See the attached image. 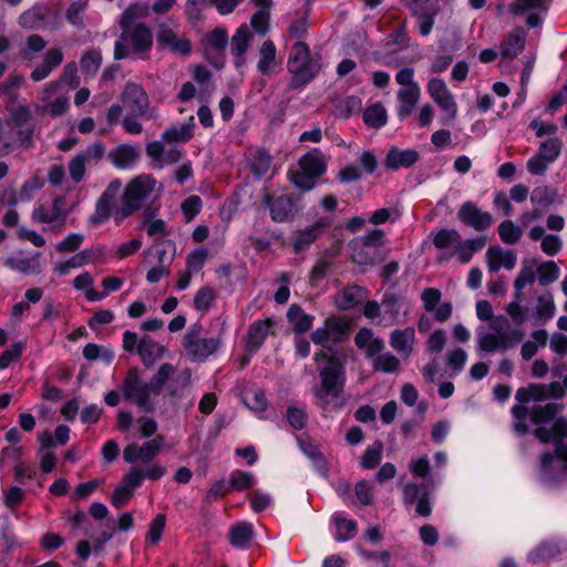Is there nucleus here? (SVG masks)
I'll list each match as a JSON object with an SVG mask.
<instances>
[{"label":"nucleus","instance_id":"c756f323","mask_svg":"<svg viewBox=\"0 0 567 567\" xmlns=\"http://www.w3.org/2000/svg\"><path fill=\"white\" fill-rule=\"evenodd\" d=\"M137 353L143 364L151 367L156 360L164 355L165 348L152 340L148 336H144L140 339Z\"/></svg>","mask_w":567,"mask_h":567},{"label":"nucleus","instance_id":"39448f33","mask_svg":"<svg viewBox=\"0 0 567 567\" xmlns=\"http://www.w3.org/2000/svg\"><path fill=\"white\" fill-rule=\"evenodd\" d=\"M152 47L153 35L146 24L140 23L131 29L123 28L121 37L115 42L114 59L134 58L144 60Z\"/></svg>","mask_w":567,"mask_h":567},{"label":"nucleus","instance_id":"f8f14e48","mask_svg":"<svg viewBox=\"0 0 567 567\" xmlns=\"http://www.w3.org/2000/svg\"><path fill=\"white\" fill-rule=\"evenodd\" d=\"M145 152L154 167L158 169L178 163L183 156V152L179 147L166 144L162 138L147 143Z\"/></svg>","mask_w":567,"mask_h":567},{"label":"nucleus","instance_id":"774afa93","mask_svg":"<svg viewBox=\"0 0 567 567\" xmlns=\"http://www.w3.org/2000/svg\"><path fill=\"white\" fill-rule=\"evenodd\" d=\"M102 56L97 51L85 52L80 61L81 68L87 74H95L101 66Z\"/></svg>","mask_w":567,"mask_h":567},{"label":"nucleus","instance_id":"0e129e2a","mask_svg":"<svg viewBox=\"0 0 567 567\" xmlns=\"http://www.w3.org/2000/svg\"><path fill=\"white\" fill-rule=\"evenodd\" d=\"M271 165V157L265 151H257L251 159V171L257 176L265 175Z\"/></svg>","mask_w":567,"mask_h":567},{"label":"nucleus","instance_id":"412c9836","mask_svg":"<svg viewBox=\"0 0 567 567\" xmlns=\"http://www.w3.org/2000/svg\"><path fill=\"white\" fill-rule=\"evenodd\" d=\"M415 330L412 327L395 329L390 334V346L403 358H409L413 352Z\"/></svg>","mask_w":567,"mask_h":567},{"label":"nucleus","instance_id":"338daca9","mask_svg":"<svg viewBox=\"0 0 567 567\" xmlns=\"http://www.w3.org/2000/svg\"><path fill=\"white\" fill-rule=\"evenodd\" d=\"M44 20V14L39 8H32L30 10L24 11L20 18L19 23L22 28L25 29H35L41 22Z\"/></svg>","mask_w":567,"mask_h":567},{"label":"nucleus","instance_id":"6e6d98bb","mask_svg":"<svg viewBox=\"0 0 567 567\" xmlns=\"http://www.w3.org/2000/svg\"><path fill=\"white\" fill-rule=\"evenodd\" d=\"M557 198V189L547 185L534 188L530 200L539 206H549Z\"/></svg>","mask_w":567,"mask_h":567},{"label":"nucleus","instance_id":"9b49d317","mask_svg":"<svg viewBox=\"0 0 567 567\" xmlns=\"http://www.w3.org/2000/svg\"><path fill=\"white\" fill-rule=\"evenodd\" d=\"M534 435L542 443L551 442L555 445V453L567 460V421L564 417L555 420L550 429L536 427Z\"/></svg>","mask_w":567,"mask_h":567},{"label":"nucleus","instance_id":"052dcab7","mask_svg":"<svg viewBox=\"0 0 567 567\" xmlns=\"http://www.w3.org/2000/svg\"><path fill=\"white\" fill-rule=\"evenodd\" d=\"M561 150V142L556 138H548L540 144L537 154L548 163H553L559 155Z\"/></svg>","mask_w":567,"mask_h":567},{"label":"nucleus","instance_id":"ddd939ff","mask_svg":"<svg viewBox=\"0 0 567 567\" xmlns=\"http://www.w3.org/2000/svg\"><path fill=\"white\" fill-rule=\"evenodd\" d=\"M220 346L218 338H199L198 330L190 328L184 337V347L193 360L203 361Z\"/></svg>","mask_w":567,"mask_h":567},{"label":"nucleus","instance_id":"de8ad7c7","mask_svg":"<svg viewBox=\"0 0 567 567\" xmlns=\"http://www.w3.org/2000/svg\"><path fill=\"white\" fill-rule=\"evenodd\" d=\"M373 369L383 373H393L401 369V362L394 354L386 352L374 358Z\"/></svg>","mask_w":567,"mask_h":567},{"label":"nucleus","instance_id":"58836bf2","mask_svg":"<svg viewBox=\"0 0 567 567\" xmlns=\"http://www.w3.org/2000/svg\"><path fill=\"white\" fill-rule=\"evenodd\" d=\"M252 535V525L247 522H241L231 526L229 532V542L234 547L245 549L249 547Z\"/></svg>","mask_w":567,"mask_h":567},{"label":"nucleus","instance_id":"2f4dec72","mask_svg":"<svg viewBox=\"0 0 567 567\" xmlns=\"http://www.w3.org/2000/svg\"><path fill=\"white\" fill-rule=\"evenodd\" d=\"M556 312V305L554 296L550 291L538 296L536 298V305L533 309V317L539 323H546L551 320Z\"/></svg>","mask_w":567,"mask_h":567},{"label":"nucleus","instance_id":"9d476101","mask_svg":"<svg viewBox=\"0 0 567 567\" xmlns=\"http://www.w3.org/2000/svg\"><path fill=\"white\" fill-rule=\"evenodd\" d=\"M163 446V435H156L154 439L144 442L142 445L131 443L125 446L123 451V458L128 464H133L137 461L143 464H148L161 453Z\"/></svg>","mask_w":567,"mask_h":567},{"label":"nucleus","instance_id":"a211bd4d","mask_svg":"<svg viewBox=\"0 0 567 567\" xmlns=\"http://www.w3.org/2000/svg\"><path fill=\"white\" fill-rule=\"evenodd\" d=\"M458 219L474 228L477 231H484L489 228L494 221L493 216L488 212H484L473 202H465L458 209Z\"/></svg>","mask_w":567,"mask_h":567},{"label":"nucleus","instance_id":"dca6fc26","mask_svg":"<svg viewBox=\"0 0 567 567\" xmlns=\"http://www.w3.org/2000/svg\"><path fill=\"white\" fill-rule=\"evenodd\" d=\"M156 40L158 45L163 49H168L173 53L188 55L192 52L189 39L166 24L159 27L156 33Z\"/></svg>","mask_w":567,"mask_h":567},{"label":"nucleus","instance_id":"6e6552de","mask_svg":"<svg viewBox=\"0 0 567 567\" xmlns=\"http://www.w3.org/2000/svg\"><path fill=\"white\" fill-rule=\"evenodd\" d=\"M122 183L120 179L112 181L95 204L94 213L90 216L89 221L91 225L97 226L104 224L112 215L114 216V205L118 193L121 192Z\"/></svg>","mask_w":567,"mask_h":567},{"label":"nucleus","instance_id":"393cba45","mask_svg":"<svg viewBox=\"0 0 567 567\" xmlns=\"http://www.w3.org/2000/svg\"><path fill=\"white\" fill-rule=\"evenodd\" d=\"M252 34L247 24H241L235 32L230 41V51L235 55L236 68L239 69L245 64L244 55L248 49Z\"/></svg>","mask_w":567,"mask_h":567},{"label":"nucleus","instance_id":"aec40b11","mask_svg":"<svg viewBox=\"0 0 567 567\" xmlns=\"http://www.w3.org/2000/svg\"><path fill=\"white\" fill-rule=\"evenodd\" d=\"M122 101L133 115H146L148 110V96L141 85L127 83L122 93Z\"/></svg>","mask_w":567,"mask_h":567},{"label":"nucleus","instance_id":"7ed1b4c3","mask_svg":"<svg viewBox=\"0 0 567 567\" xmlns=\"http://www.w3.org/2000/svg\"><path fill=\"white\" fill-rule=\"evenodd\" d=\"M156 181L151 175H138L125 187L121 206L114 212V219H123L138 212L148 200L155 197Z\"/></svg>","mask_w":567,"mask_h":567},{"label":"nucleus","instance_id":"864d4df0","mask_svg":"<svg viewBox=\"0 0 567 567\" xmlns=\"http://www.w3.org/2000/svg\"><path fill=\"white\" fill-rule=\"evenodd\" d=\"M228 482L231 491H244L251 487L256 478L249 472L235 470L230 473Z\"/></svg>","mask_w":567,"mask_h":567},{"label":"nucleus","instance_id":"423d86ee","mask_svg":"<svg viewBox=\"0 0 567 567\" xmlns=\"http://www.w3.org/2000/svg\"><path fill=\"white\" fill-rule=\"evenodd\" d=\"M71 208L64 196H55L50 203H38L32 212V219L39 224H50L61 231Z\"/></svg>","mask_w":567,"mask_h":567},{"label":"nucleus","instance_id":"6ab92c4d","mask_svg":"<svg viewBox=\"0 0 567 567\" xmlns=\"http://www.w3.org/2000/svg\"><path fill=\"white\" fill-rule=\"evenodd\" d=\"M524 333L513 330L508 334L496 336L493 333L478 334V347L482 351L494 352L496 350L505 351L523 340Z\"/></svg>","mask_w":567,"mask_h":567},{"label":"nucleus","instance_id":"0eeeda50","mask_svg":"<svg viewBox=\"0 0 567 567\" xmlns=\"http://www.w3.org/2000/svg\"><path fill=\"white\" fill-rule=\"evenodd\" d=\"M261 200L268 207L270 217L276 223L289 221L298 213L299 197L292 194L274 196L265 193Z\"/></svg>","mask_w":567,"mask_h":567},{"label":"nucleus","instance_id":"37998d69","mask_svg":"<svg viewBox=\"0 0 567 567\" xmlns=\"http://www.w3.org/2000/svg\"><path fill=\"white\" fill-rule=\"evenodd\" d=\"M484 246L485 239L483 238L466 239L464 241L461 239L460 244L450 256L456 255L462 264H467L472 259L473 254L483 249Z\"/></svg>","mask_w":567,"mask_h":567},{"label":"nucleus","instance_id":"69168bd1","mask_svg":"<svg viewBox=\"0 0 567 567\" xmlns=\"http://www.w3.org/2000/svg\"><path fill=\"white\" fill-rule=\"evenodd\" d=\"M334 523L337 526L336 539L338 542H346L353 537L355 530V522L342 517H336Z\"/></svg>","mask_w":567,"mask_h":567},{"label":"nucleus","instance_id":"e433bc0d","mask_svg":"<svg viewBox=\"0 0 567 567\" xmlns=\"http://www.w3.org/2000/svg\"><path fill=\"white\" fill-rule=\"evenodd\" d=\"M109 157L117 168H126L138 157V150L132 145H120L110 152Z\"/></svg>","mask_w":567,"mask_h":567},{"label":"nucleus","instance_id":"c03bdc74","mask_svg":"<svg viewBox=\"0 0 567 567\" xmlns=\"http://www.w3.org/2000/svg\"><path fill=\"white\" fill-rule=\"evenodd\" d=\"M462 239L456 229H441L433 237V244L437 249H452L453 251Z\"/></svg>","mask_w":567,"mask_h":567},{"label":"nucleus","instance_id":"4be33fe9","mask_svg":"<svg viewBox=\"0 0 567 567\" xmlns=\"http://www.w3.org/2000/svg\"><path fill=\"white\" fill-rule=\"evenodd\" d=\"M271 319L257 320L252 322L248 329L246 350L249 352L257 351L271 333Z\"/></svg>","mask_w":567,"mask_h":567},{"label":"nucleus","instance_id":"603ef678","mask_svg":"<svg viewBox=\"0 0 567 567\" xmlns=\"http://www.w3.org/2000/svg\"><path fill=\"white\" fill-rule=\"evenodd\" d=\"M143 225L146 229V234L153 238H163L169 234L166 221L163 219H155L151 217V214L146 213L143 215Z\"/></svg>","mask_w":567,"mask_h":567},{"label":"nucleus","instance_id":"3c124183","mask_svg":"<svg viewBox=\"0 0 567 567\" xmlns=\"http://www.w3.org/2000/svg\"><path fill=\"white\" fill-rule=\"evenodd\" d=\"M538 282L542 286H548L559 277V268L553 260L544 261L537 266Z\"/></svg>","mask_w":567,"mask_h":567},{"label":"nucleus","instance_id":"ea45409f","mask_svg":"<svg viewBox=\"0 0 567 567\" xmlns=\"http://www.w3.org/2000/svg\"><path fill=\"white\" fill-rule=\"evenodd\" d=\"M288 321L292 324L296 332L302 333L312 327L313 317L306 313L300 306L293 303L287 312Z\"/></svg>","mask_w":567,"mask_h":567},{"label":"nucleus","instance_id":"473e14b6","mask_svg":"<svg viewBox=\"0 0 567 567\" xmlns=\"http://www.w3.org/2000/svg\"><path fill=\"white\" fill-rule=\"evenodd\" d=\"M40 258V252L34 254L32 257H10L6 260V266L27 275H35L41 272Z\"/></svg>","mask_w":567,"mask_h":567},{"label":"nucleus","instance_id":"49530a36","mask_svg":"<svg viewBox=\"0 0 567 567\" xmlns=\"http://www.w3.org/2000/svg\"><path fill=\"white\" fill-rule=\"evenodd\" d=\"M364 123L373 128H380L386 123V111L381 104H373L363 113Z\"/></svg>","mask_w":567,"mask_h":567},{"label":"nucleus","instance_id":"79ce46f5","mask_svg":"<svg viewBox=\"0 0 567 567\" xmlns=\"http://www.w3.org/2000/svg\"><path fill=\"white\" fill-rule=\"evenodd\" d=\"M276 47L272 41H265L259 49L258 71L262 75H268L271 69L277 64Z\"/></svg>","mask_w":567,"mask_h":567},{"label":"nucleus","instance_id":"2eb2a0df","mask_svg":"<svg viewBox=\"0 0 567 567\" xmlns=\"http://www.w3.org/2000/svg\"><path fill=\"white\" fill-rule=\"evenodd\" d=\"M403 504L411 506L416 503L415 512L419 516L427 517L432 513L427 486L424 484L408 483L403 485Z\"/></svg>","mask_w":567,"mask_h":567},{"label":"nucleus","instance_id":"09e8293b","mask_svg":"<svg viewBox=\"0 0 567 567\" xmlns=\"http://www.w3.org/2000/svg\"><path fill=\"white\" fill-rule=\"evenodd\" d=\"M148 12L150 8L146 3H133L122 13L120 23L122 28H128L134 21L146 17Z\"/></svg>","mask_w":567,"mask_h":567},{"label":"nucleus","instance_id":"72a5a7b5","mask_svg":"<svg viewBox=\"0 0 567 567\" xmlns=\"http://www.w3.org/2000/svg\"><path fill=\"white\" fill-rule=\"evenodd\" d=\"M364 289L359 286L347 287L336 295L334 303L339 309L349 310L364 299Z\"/></svg>","mask_w":567,"mask_h":567},{"label":"nucleus","instance_id":"f3484780","mask_svg":"<svg viewBox=\"0 0 567 567\" xmlns=\"http://www.w3.org/2000/svg\"><path fill=\"white\" fill-rule=\"evenodd\" d=\"M539 475L546 482H557L567 477V460L557 453L545 452L539 457Z\"/></svg>","mask_w":567,"mask_h":567},{"label":"nucleus","instance_id":"cd10ccee","mask_svg":"<svg viewBox=\"0 0 567 567\" xmlns=\"http://www.w3.org/2000/svg\"><path fill=\"white\" fill-rule=\"evenodd\" d=\"M300 169L316 178L327 169L326 157L319 148H315L299 159Z\"/></svg>","mask_w":567,"mask_h":567},{"label":"nucleus","instance_id":"a18cd8bd","mask_svg":"<svg viewBox=\"0 0 567 567\" xmlns=\"http://www.w3.org/2000/svg\"><path fill=\"white\" fill-rule=\"evenodd\" d=\"M501 240L506 245L517 244L523 235L522 228L514 221L506 219L497 228Z\"/></svg>","mask_w":567,"mask_h":567},{"label":"nucleus","instance_id":"13d9d810","mask_svg":"<svg viewBox=\"0 0 567 567\" xmlns=\"http://www.w3.org/2000/svg\"><path fill=\"white\" fill-rule=\"evenodd\" d=\"M216 293L209 286L200 288L194 297V308L197 311L206 312L214 303Z\"/></svg>","mask_w":567,"mask_h":567},{"label":"nucleus","instance_id":"f257e3e1","mask_svg":"<svg viewBox=\"0 0 567 567\" xmlns=\"http://www.w3.org/2000/svg\"><path fill=\"white\" fill-rule=\"evenodd\" d=\"M318 363L320 385L313 389L317 405L324 412L337 411L343 406L346 383V353L333 347H322L315 354Z\"/></svg>","mask_w":567,"mask_h":567},{"label":"nucleus","instance_id":"a878e982","mask_svg":"<svg viewBox=\"0 0 567 567\" xmlns=\"http://www.w3.org/2000/svg\"><path fill=\"white\" fill-rule=\"evenodd\" d=\"M194 116H190L186 123L179 126H171L166 128L162 134L161 138L166 144L175 145L177 143H186L194 136Z\"/></svg>","mask_w":567,"mask_h":567},{"label":"nucleus","instance_id":"8fccbe9b","mask_svg":"<svg viewBox=\"0 0 567 567\" xmlns=\"http://www.w3.org/2000/svg\"><path fill=\"white\" fill-rule=\"evenodd\" d=\"M558 405L547 403L545 405H535L530 411V420L534 424H545L555 419Z\"/></svg>","mask_w":567,"mask_h":567},{"label":"nucleus","instance_id":"680f3d73","mask_svg":"<svg viewBox=\"0 0 567 567\" xmlns=\"http://www.w3.org/2000/svg\"><path fill=\"white\" fill-rule=\"evenodd\" d=\"M414 14L420 19L419 22V31L425 37L429 35L432 31L434 24V16L436 14V9H433L431 12L424 11L422 8L415 6L413 8Z\"/></svg>","mask_w":567,"mask_h":567},{"label":"nucleus","instance_id":"a19ab883","mask_svg":"<svg viewBox=\"0 0 567 567\" xmlns=\"http://www.w3.org/2000/svg\"><path fill=\"white\" fill-rule=\"evenodd\" d=\"M94 278L90 272H83L73 280L76 290H83L87 301H99L107 297V292H99L93 288Z\"/></svg>","mask_w":567,"mask_h":567},{"label":"nucleus","instance_id":"e2e57ef3","mask_svg":"<svg viewBox=\"0 0 567 567\" xmlns=\"http://www.w3.org/2000/svg\"><path fill=\"white\" fill-rule=\"evenodd\" d=\"M351 259L359 265H372L374 264V256L370 254L369 248L362 244L352 240L350 243Z\"/></svg>","mask_w":567,"mask_h":567},{"label":"nucleus","instance_id":"7c9ffc66","mask_svg":"<svg viewBox=\"0 0 567 567\" xmlns=\"http://www.w3.org/2000/svg\"><path fill=\"white\" fill-rule=\"evenodd\" d=\"M192 372L189 369L177 371L174 367V372L166 381V392L172 398H181L184 395L186 389L190 385Z\"/></svg>","mask_w":567,"mask_h":567},{"label":"nucleus","instance_id":"bf43d9fd","mask_svg":"<svg viewBox=\"0 0 567 567\" xmlns=\"http://www.w3.org/2000/svg\"><path fill=\"white\" fill-rule=\"evenodd\" d=\"M208 6V0H186L185 14L192 23L199 22L204 19V11Z\"/></svg>","mask_w":567,"mask_h":567},{"label":"nucleus","instance_id":"20e7f679","mask_svg":"<svg viewBox=\"0 0 567 567\" xmlns=\"http://www.w3.org/2000/svg\"><path fill=\"white\" fill-rule=\"evenodd\" d=\"M321 56L311 54L308 44L297 42L291 47L288 58V71L291 74L289 87L291 90L299 89L310 81L320 72Z\"/></svg>","mask_w":567,"mask_h":567},{"label":"nucleus","instance_id":"bb28decb","mask_svg":"<svg viewBox=\"0 0 567 567\" xmlns=\"http://www.w3.org/2000/svg\"><path fill=\"white\" fill-rule=\"evenodd\" d=\"M421 90L419 85L402 87L398 92L399 107L398 115L401 120L409 117L420 100Z\"/></svg>","mask_w":567,"mask_h":567},{"label":"nucleus","instance_id":"b1692460","mask_svg":"<svg viewBox=\"0 0 567 567\" xmlns=\"http://www.w3.org/2000/svg\"><path fill=\"white\" fill-rule=\"evenodd\" d=\"M486 260L489 271L496 272L501 267L513 269L516 265V255L513 251H505L499 246H492L486 251Z\"/></svg>","mask_w":567,"mask_h":567},{"label":"nucleus","instance_id":"4c0bfd02","mask_svg":"<svg viewBox=\"0 0 567 567\" xmlns=\"http://www.w3.org/2000/svg\"><path fill=\"white\" fill-rule=\"evenodd\" d=\"M525 47V37L522 30H514L505 41L501 43V55L512 60L516 58Z\"/></svg>","mask_w":567,"mask_h":567},{"label":"nucleus","instance_id":"c85d7f7f","mask_svg":"<svg viewBox=\"0 0 567 567\" xmlns=\"http://www.w3.org/2000/svg\"><path fill=\"white\" fill-rule=\"evenodd\" d=\"M324 224L317 223L309 228L298 230L293 234L291 241L293 251L299 254L310 247V245L322 234Z\"/></svg>","mask_w":567,"mask_h":567},{"label":"nucleus","instance_id":"c9c22d12","mask_svg":"<svg viewBox=\"0 0 567 567\" xmlns=\"http://www.w3.org/2000/svg\"><path fill=\"white\" fill-rule=\"evenodd\" d=\"M381 319L378 321V324L390 327L399 322L401 305L396 297L385 296L381 302Z\"/></svg>","mask_w":567,"mask_h":567},{"label":"nucleus","instance_id":"f03ea898","mask_svg":"<svg viewBox=\"0 0 567 567\" xmlns=\"http://www.w3.org/2000/svg\"><path fill=\"white\" fill-rule=\"evenodd\" d=\"M173 372V364L163 363L154 374L152 381L150 383H143L140 379L138 370H130L123 381L122 391L124 398L145 412H152L154 405L151 401V394H159Z\"/></svg>","mask_w":567,"mask_h":567},{"label":"nucleus","instance_id":"4d7b16f0","mask_svg":"<svg viewBox=\"0 0 567 567\" xmlns=\"http://www.w3.org/2000/svg\"><path fill=\"white\" fill-rule=\"evenodd\" d=\"M105 249L103 247L93 249H84L69 258L70 265L73 268H81L87 264L94 262L100 256H103Z\"/></svg>","mask_w":567,"mask_h":567},{"label":"nucleus","instance_id":"5701e85b","mask_svg":"<svg viewBox=\"0 0 567 567\" xmlns=\"http://www.w3.org/2000/svg\"><path fill=\"white\" fill-rule=\"evenodd\" d=\"M419 157V153L414 150H399L392 147L385 156L384 165L391 171L408 168L415 164Z\"/></svg>","mask_w":567,"mask_h":567},{"label":"nucleus","instance_id":"4468645a","mask_svg":"<svg viewBox=\"0 0 567 567\" xmlns=\"http://www.w3.org/2000/svg\"><path fill=\"white\" fill-rule=\"evenodd\" d=\"M565 393L559 382H551L550 384H530L527 388H519L516 391L515 399L519 403H527L529 401H543L549 398L558 399Z\"/></svg>","mask_w":567,"mask_h":567},{"label":"nucleus","instance_id":"1a4fd4ad","mask_svg":"<svg viewBox=\"0 0 567 567\" xmlns=\"http://www.w3.org/2000/svg\"><path fill=\"white\" fill-rule=\"evenodd\" d=\"M349 324L342 317L330 316L324 320L323 327L311 333L315 344L323 346L326 342H340L348 337Z\"/></svg>","mask_w":567,"mask_h":567},{"label":"nucleus","instance_id":"5fc2aeb1","mask_svg":"<svg viewBox=\"0 0 567 567\" xmlns=\"http://www.w3.org/2000/svg\"><path fill=\"white\" fill-rule=\"evenodd\" d=\"M383 445L377 441L364 451L360 464L365 470L374 468L381 461Z\"/></svg>","mask_w":567,"mask_h":567},{"label":"nucleus","instance_id":"f704fd0d","mask_svg":"<svg viewBox=\"0 0 567 567\" xmlns=\"http://www.w3.org/2000/svg\"><path fill=\"white\" fill-rule=\"evenodd\" d=\"M32 134L33 131L31 128L18 130L16 132L11 122L6 123V126L2 125L1 135L4 141L13 144V150L19 146L30 148L32 146Z\"/></svg>","mask_w":567,"mask_h":567}]
</instances>
